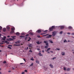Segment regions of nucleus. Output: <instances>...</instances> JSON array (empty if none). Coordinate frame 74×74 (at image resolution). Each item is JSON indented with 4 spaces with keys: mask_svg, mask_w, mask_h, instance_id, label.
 <instances>
[{
    "mask_svg": "<svg viewBox=\"0 0 74 74\" xmlns=\"http://www.w3.org/2000/svg\"><path fill=\"white\" fill-rule=\"evenodd\" d=\"M12 31L10 32V33L11 34H12V33H14V30H15V27H12L11 29Z\"/></svg>",
    "mask_w": 74,
    "mask_h": 74,
    "instance_id": "1",
    "label": "nucleus"
},
{
    "mask_svg": "<svg viewBox=\"0 0 74 74\" xmlns=\"http://www.w3.org/2000/svg\"><path fill=\"white\" fill-rule=\"evenodd\" d=\"M29 32H30L29 33V34L30 35H32V36H33V33L32 32V30H30Z\"/></svg>",
    "mask_w": 74,
    "mask_h": 74,
    "instance_id": "2",
    "label": "nucleus"
},
{
    "mask_svg": "<svg viewBox=\"0 0 74 74\" xmlns=\"http://www.w3.org/2000/svg\"><path fill=\"white\" fill-rule=\"evenodd\" d=\"M52 37V35H49L48 36L46 37V38H51Z\"/></svg>",
    "mask_w": 74,
    "mask_h": 74,
    "instance_id": "3",
    "label": "nucleus"
},
{
    "mask_svg": "<svg viewBox=\"0 0 74 74\" xmlns=\"http://www.w3.org/2000/svg\"><path fill=\"white\" fill-rule=\"evenodd\" d=\"M52 36H55V35L56 34V32H52Z\"/></svg>",
    "mask_w": 74,
    "mask_h": 74,
    "instance_id": "4",
    "label": "nucleus"
},
{
    "mask_svg": "<svg viewBox=\"0 0 74 74\" xmlns=\"http://www.w3.org/2000/svg\"><path fill=\"white\" fill-rule=\"evenodd\" d=\"M28 46L29 47H32V44H28Z\"/></svg>",
    "mask_w": 74,
    "mask_h": 74,
    "instance_id": "5",
    "label": "nucleus"
},
{
    "mask_svg": "<svg viewBox=\"0 0 74 74\" xmlns=\"http://www.w3.org/2000/svg\"><path fill=\"white\" fill-rule=\"evenodd\" d=\"M36 32H37V33H39L41 32V31L40 30H38L36 31Z\"/></svg>",
    "mask_w": 74,
    "mask_h": 74,
    "instance_id": "6",
    "label": "nucleus"
},
{
    "mask_svg": "<svg viewBox=\"0 0 74 74\" xmlns=\"http://www.w3.org/2000/svg\"><path fill=\"white\" fill-rule=\"evenodd\" d=\"M8 40L9 41H13L14 39H13L11 38H9Z\"/></svg>",
    "mask_w": 74,
    "mask_h": 74,
    "instance_id": "7",
    "label": "nucleus"
},
{
    "mask_svg": "<svg viewBox=\"0 0 74 74\" xmlns=\"http://www.w3.org/2000/svg\"><path fill=\"white\" fill-rule=\"evenodd\" d=\"M64 27L63 26H61L60 27V29H64Z\"/></svg>",
    "mask_w": 74,
    "mask_h": 74,
    "instance_id": "8",
    "label": "nucleus"
},
{
    "mask_svg": "<svg viewBox=\"0 0 74 74\" xmlns=\"http://www.w3.org/2000/svg\"><path fill=\"white\" fill-rule=\"evenodd\" d=\"M3 31L4 32H6V29L5 28H3Z\"/></svg>",
    "mask_w": 74,
    "mask_h": 74,
    "instance_id": "9",
    "label": "nucleus"
},
{
    "mask_svg": "<svg viewBox=\"0 0 74 74\" xmlns=\"http://www.w3.org/2000/svg\"><path fill=\"white\" fill-rule=\"evenodd\" d=\"M49 66L51 67V68H53V66L52 64H51L49 65Z\"/></svg>",
    "mask_w": 74,
    "mask_h": 74,
    "instance_id": "10",
    "label": "nucleus"
},
{
    "mask_svg": "<svg viewBox=\"0 0 74 74\" xmlns=\"http://www.w3.org/2000/svg\"><path fill=\"white\" fill-rule=\"evenodd\" d=\"M7 29H8V31H10L9 29H10V28L9 26L7 27Z\"/></svg>",
    "mask_w": 74,
    "mask_h": 74,
    "instance_id": "11",
    "label": "nucleus"
},
{
    "mask_svg": "<svg viewBox=\"0 0 74 74\" xmlns=\"http://www.w3.org/2000/svg\"><path fill=\"white\" fill-rule=\"evenodd\" d=\"M61 54L62 56L64 55H65V53H64V52H62Z\"/></svg>",
    "mask_w": 74,
    "mask_h": 74,
    "instance_id": "12",
    "label": "nucleus"
},
{
    "mask_svg": "<svg viewBox=\"0 0 74 74\" xmlns=\"http://www.w3.org/2000/svg\"><path fill=\"white\" fill-rule=\"evenodd\" d=\"M68 28L69 29H73V27L71 26H69L68 27Z\"/></svg>",
    "mask_w": 74,
    "mask_h": 74,
    "instance_id": "13",
    "label": "nucleus"
},
{
    "mask_svg": "<svg viewBox=\"0 0 74 74\" xmlns=\"http://www.w3.org/2000/svg\"><path fill=\"white\" fill-rule=\"evenodd\" d=\"M19 33L18 32H16V35H17V36H19Z\"/></svg>",
    "mask_w": 74,
    "mask_h": 74,
    "instance_id": "14",
    "label": "nucleus"
},
{
    "mask_svg": "<svg viewBox=\"0 0 74 74\" xmlns=\"http://www.w3.org/2000/svg\"><path fill=\"white\" fill-rule=\"evenodd\" d=\"M50 49H51V48H48L47 50L46 51V52H48V51H49V50H50Z\"/></svg>",
    "mask_w": 74,
    "mask_h": 74,
    "instance_id": "15",
    "label": "nucleus"
},
{
    "mask_svg": "<svg viewBox=\"0 0 74 74\" xmlns=\"http://www.w3.org/2000/svg\"><path fill=\"white\" fill-rule=\"evenodd\" d=\"M49 42H50V43H51V44H53V41H51L50 40H49Z\"/></svg>",
    "mask_w": 74,
    "mask_h": 74,
    "instance_id": "16",
    "label": "nucleus"
},
{
    "mask_svg": "<svg viewBox=\"0 0 74 74\" xmlns=\"http://www.w3.org/2000/svg\"><path fill=\"white\" fill-rule=\"evenodd\" d=\"M10 69H11V70H15V67H12Z\"/></svg>",
    "mask_w": 74,
    "mask_h": 74,
    "instance_id": "17",
    "label": "nucleus"
},
{
    "mask_svg": "<svg viewBox=\"0 0 74 74\" xmlns=\"http://www.w3.org/2000/svg\"><path fill=\"white\" fill-rule=\"evenodd\" d=\"M42 42H40L39 41L37 42H36V43L37 44H41Z\"/></svg>",
    "mask_w": 74,
    "mask_h": 74,
    "instance_id": "18",
    "label": "nucleus"
},
{
    "mask_svg": "<svg viewBox=\"0 0 74 74\" xmlns=\"http://www.w3.org/2000/svg\"><path fill=\"white\" fill-rule=\"evenodd\" d=\"M70 70H71V69H70V68H68L67 69V71H70Z\"/></svg>",
    "mask_w": 74,
    "mask_h": 74,
    "instance_id": "19",
    "label": "nucleus"
},
{
    "mask_svg": "<svg viewBox=\"0 0 74 74\" xmlns=\"http://www.w3.org/2000/svg\"><path fill=\"white\" fill-rule=\"evenodd\" d=\"M55 26H53L51 27V28L53 29H55Z\"/></svg>",
    "mask_w": 74,
    "mask_h": 74,
    "instance_id": "20",
    "label": "nucleus"
},
{
    "mask_svg": "<svg viewBox=\"0 0 74 74\" xmlns=\"http://www.w3.org/2000/svg\"><path fill=\"white\" fill-rule=\"evenodd\" d=\"M36 63L38 64V63H39V61L38 60H36Z\"/></svg>",
    "mask_w": 74,
    "mask_h": 74,
    "instance_id": "21",
    "label": "nucleus"
},
{
    "mask_svg": "<svg viewBox=\"0 0 74 74\" xmlns=\"http://www.w3.org/2000/svg\"><path fill=\"white\" fill-rule=\"evenodd\" d=\"M52 30H53V29L52 28H51L49 29V31H52Z\"/></svg>",
    "mask_w": 74,
    "mask_h": 74,
    "instance_id": "22",
    "label": "nucleus"
},
{
    "mask_svg": "<svg viewBox=\"0 0 74 74\" xmlns=\"http://www.w3.org/2000/svg\"><path fill=\"white\" fill-rule=\"evenodd\" d=\"M38 55H39V56H42V55L41 54V53H39Z\"/></svg>",
    "mask_w": 74,
    "mask_h": 74,
    "instance_id": "23",
    "label": "nucleus"
},
{
    "mask_svg": "<svg viewBox=\"0 0 74 74\" xmlns=\"http://www.w3.org/2000/svg\"><path fill=\"white\" fill-rule=\"evenodd\" d=\"M11 37H12V38L13 39H15L14 38V37H16V36H12Z\"/></svg>",
    "mask_w": 74,
    "mask_h": 74,
    "instance_id": "24",
    "label": "nucleus"
},
{
    "mask_svg": "<svg viewBox=\"0 0 74 74\" xmlns=\"http://www.w3.org/2000/svg\"><path fill=\"white\" fill-rule=\"evenodd\" d=\"M14 46H19V45H16V44H14Z\"/></svg>",
    "mask_w": 74,
    "mask_h": 74,
    "instance_id": "25",
    "label": "nucleus"
},
{
    "mask_svg": "<svg viewBox=\"0 0 74 74\" xmlns=\"http://www.w3.org/2000/svg\"><path fill=\"white\" fill-rule=\"evenodd\" d=\"M3 63L4 64H6V63H7V62H6L5 61L3 62Z\"/></svg>",
    "mask_w": 74,
    "mask_h": 74,
    "instance_id": "26",
    "label": "nucleus"
},
{
    "mask_svg": "<svg viewBox=\"0 0 74 74\" xmlns=\"http://www.w3.org/2000/svg\"><path fill=\"white\" fill-rule=\"evenodd\" d=\"M67 42V41L66 40V39H65L64 41V42Z\"/></svg>",
    "mask_w": 74,
    "mask_h": 74,
    "instance_id": "27",
    "label": "nucleus"
},
{
    "mask_svg": "<svg viewBox=\"0 0 74 74\" xmlns=\"http://www.w3.org/2000/svg\"><path fill=\"white\" fill-rule=\"evenodd\" d=\"M5 43H7V44H9V42H8V41H5Z\"/></svg>",
    "mask_w": 74,
    "mask_h": 74,
    "instance_id": "28",
    "label": "nucleus"
},
{
    "mask_svg": "<svg viewBox=\"0 0 74 74\" xmlns=\"http://www.w3.org/2000/svg\"><path fill=\"white\" fill-rule=\"evenodd\" d=\"M29 49V47H27V48H25V50H27Z\"/></svg>",
    "mask_w": 74,
    "mask_h": 74,
    "instance_id": "29",
    "label": "nucleus"
},
{
    "mask_svg": "<svg viewBox=\"0 0 74 74\" xmlns=\"http://www.w3.org/2000/svg\"><path fill=\"white\" fill-rule=\"evenodd\" d=\"M33 65V63H32V64H30L29 65V66H30V67L31 66H32Z\"/></svg>",
    "mask_w": 74,
    "mask_h": 74,
    "instance_id": "30",
    "label": "nucleus"
},
{
    "mask_svg": "<svg viewBox=\"0 0 74 74\" xmlns=\"http://www.w3.org/2000/svg\"><path fill=\"white\" fill-rule=\"evenodd\" d=\"M16 44H18V43H19V41H18L17 42H15Z\"/></svg>",
    "mask_w": 74,
    "mask_h": 74,
    "instance_id": "31",
    "label": "nucleus"
},
{
    "mask_svg": "<svg viewBox=\"0 0 74 74\" xmlns=\"http://www.w3.org/2000/svg\"><path fill=\"white\" fill-rule=\"evenodd\" d=\"M21 35L22 36H24V35H25V34L24 33H21Z\"/></svg>",
    "mask_w": 74,
    "mask_h": 74,
    "instance_id": "32",
    "label": "nucleus"
},
{
    "mask_svg": "<svg viewBox=\"0 0 74 74\" xmlns=\"http://www.w3.org/2000/svg\"><path fill=\"white\" fill-rule=\"evenodd\" d=\"M56 57H54L53 58L51 59L52 60H54L55 59H56Z\"/></svg>",
    "mask_w": 74,
    "mask_h": 74,
    "instance_id": "33",
    "label": "nucleus"
},
{
    "mask_svg": "<svg viewBox=\"0 0 74 74\" xmlns=\"http://www.w3.org/2000/svg\"><path fill=\"white\" fill-rule=\"evenodd\" d=\"M3 28V27L1 26H0V30H1Z\"/></svg>",
    "mask_w": 74,
    "mask_h": 74,
    "instance_id": "34",
    "label": "nucleus"
},
{
    "mask_svg": "<svg viewBox=\"0 0 74 74\" xmlns=\"http://www.w3.org/2000/svg\"><path fill=\"white\" fill-rule=\"evenodd\" d=\"M46 45L47 46H48V43H46Z\"/></svg>",
    "mask_w": 74,
    "mask_h": 74,
    "instance_id": "35",
    "label": "nucleus"
},
{
    "mask_svg": "<svg viewBox=\"0 0 74 74\" xmlns=\"http://www.w3.org/2000/svg\"><path fill=\"white\" fill-rule=\"evenodd\" d=\"M31 60H34L33 59V58H31Z\"/></svg>",
    "mask_w": 74,
    "mask_h": 74,
    "instance_id": "36",
    "label": "nucleus"
},
{
    "mask_svg": "<svg viewBox=\"0 0 74 74\" xmlns=\"http://www.w3.org/2000/svg\"><path fill=\"white\" fill-rule=\"evenodd\" d=\"M37 37L38 38H41V37H40V36H37Z\"/></svg>",
    "mask_w": 74,
    "mask_h": 74,
    "instance_id": "37",
    "label": "nucleus"
},
{
    "mask_svg": "<svg viewBox=\"0 0 74 74\" xmlns=\"http://www.w3.org/2000/svg\"><path fill=\"white\" fill-rule=\"evenodd\" d=\"M48 47V46H46L45 47V48H47Z\"/></svg>",
    "mask_w": 74,
    "mask_h": 74,
    "instance_id": "38",
    "label": "nucleus"
},
{
    "mask_svg": "<svg viewBox=\"0 0 74 74\" xmlns=\"http://www.w3.org/2000/svg\"><path fill=\"white\" fill-rule=\"evenodd\" d=\"M20 37H21V38H23L24 37V36H20Z\"/></svg>",
    "mask_w": 74,
    "mask_h": 74,
    "instance_id": "39",
    "label": "nucleus"
},
{
    "mask_svg": "<svg viewBox=\"0 0 74 74\" xmlns=\"http://www.w3.org/2000/svg\"><path fill=\"white\" fill-rule=\"evenodd\" d=\"M47 42L46 41H44V43H45V44L47 43Z\"/></svg>",
    "mask_w": 74,
    "mask_h": 74,
    "instance_id": "40",
    "label": "nucleus"
},
{
    "mask_svg": "<svg viewBox=\"0 0 74 74\" xmlns=\"http://www.w3.org/2000/svg\"><path fill=\"white\" fill-rule=\"evenodd\" d=\"M8 48H9V49H11V47H8Z\"/></svg>",
    "mask_w": 74,
    "mask_h": 74,
    "instance_id": "41",
    "label": "nucleus"
},
{
    "mask_svg": "<svg viewBox=\"0 0 74 74\" xmlns=\"http://www.w3.org/2000/svg\"><path fill=\"white\" fill-rule=\"evenodd\" d=\"M64 71L66 70V68H65V67H64Z\"/></svg>",
    "mask_w": 74,
    "mask_h": 74,
    "instance_id": "42",
    "label": "nucleus"
},
{
    "mask_svg": "<svg viewBox=\"0 0 74 74\" xmlns=\"http://www.w3.org/2000/svg\"><path fill=\"white\" fill-rule=\"evenodd\" d=\"M62 33H63V31H61L60 32V34H62Z\"/></svg>",
    "mask_w": 74,
    "mask_h": 74,
    "instance_id": "43",
    "label": "nucleus"
},
{
    "mask_svg": "<svg viewBox=\"0 0 74 74\" xmlns=\"http://www.w3.org/2000/svg\"><path fill=\"white\" fill-rule=\"evenodd\" d=\"M57 50H58V51H60V49H58V48H57L56 49Z\"/></svg>",
    "mask_w": 74,
    "mask_h": 74,
    "instance_id": "44",
    "label": "nucleus"
},
{
    "mask_svg": "<svg viewBox=\"0 0 74 74\" xmlns=\"http://www.w3.org/2000/svg\"><path fill=\"white\" fill-rule=\"evenodd\" d=\"M48 34H46V35H43V36H44V37L45 36H48Z\"/></svg>",
    "mask_w": 74,
    "mask_h": 74,
    "instance_id": "45",
    "label": "nucleus"
},
{
    "mask_svg": "<svg viewBox=\"0 0 74 74\" xmlns=\"http://www.w3.org/2000/svg\"><path fill=\"white\" fill-rule=\"evenodd\" d=\"M48 30H45V31H44V32H47Z\"/></svg>",
    "mask_w": 74,
    "mask_h": 74,
    "instance_id": "46",
    "label": "nucleus"
},
{
    "mask_svg": "<svg viewBox=\"0 0 74 74\" xmlns=\"http://www.w3.org/2000/svg\"><path fill=\"white\" fill-rule=\"evenodd\" d=\"M71 34H72V35H73V36H74V33H72Z\"/></svg>",
    "mask_w": 74,
    "mask_h": 74,
    "instance_id": "47",
    "label": "nucleus"
},
{
    "mask_svg": "<svg viewBox=\"0 0 74 74\" xmlns=\"http://www.w3.org/2000/svg\"><path fill=\"white\" fill-rule=\"evenodd\" d=\"M2 40H3L4 41L5 40V39L4 38H2Z\"/></svg>",
    "mask_w": 74,
    "mask_h": 74,
    "instance_id": "48",
    "label": "nucleus"
},
{
    "mask_svg": "<svg viewBox=\"0 0 74 74\" xmlns=\"http://www.w3.org/2000/svg\"><path fill=\"white\" fill-rule=\"evenodd\" d=\"M50 52H51V53H53V52L52 51H50Z\"/></svg>",
    "mask_w": 74,
    "mask_h": 74,
    "instance_id": "49",
    "label": "nucleus"
},
{
    "mask_svg": "<svg viewBox=\"0 0 74 74\" xmlns=\"http://www.w3.org/2000/svg\"><path fill=\"white\" fill-rule=\"evenodd\" d=\"M37 50H38V51H40V49L39 48H38L37 49Z\"/></svg>",
    "mask_w": 74,
    "mask_h": 74,
    "instance_id": "50",
    "label": "nucleus"
},
{
    "mask_svg": "<svg viewBox=\"0 0 74 74\" xmlns=\"http://www.w3.org/2000/svg\"><path fill=\"white\" fill-rule=\"evenodd\" d=\"M0 44L1 45H3V43H0Z\"/></svg>",
    "mask_w": 74,
    "mask_h": 74,
    "instance_id": "51",
    "label": "nucleus"
},
{
    "mask_svg": "<svg viewBox=\"0 0 74 74\" xmlns=\"http://www.w3.org/2000/svg\"><path fill=\"white\" fill-rule=\"evenodd\" d=\"M23 60L25 61V62H26V59L25 58L23 59Z\"/></svg>",
    "mask_w": 74,
    "mask_h": 74,
    "instance_id": "52",
    "label": "nucleus"
},
{
    "mask_svg": "<svg viewBox=\"0 0 74 74\" xmlns=\"http://www.w3.org/2000/svg\"><path fill=\"white\" fill-rule=\"evenodd\" d=\"M25 71V72H27V70H25V71Z\"/></svg>",
    "mask_w": 74,
    "mask_h": 74,
    "instance_id": "53",
    "label": "nucleus"
},
{
    "mask_svg": "<svg viewBox=\"0 0 74 74\" xmlns=\"http://www.w3.org/2000/svg\"><path fill=\"white\" fill-rule=\"evenodd\" d=\"M29 52H32L33 51H32L31 50H29Z\"/></svg>",
    "mask_w": 74,
    "mask_h": 74,
    "instance_id": "54",
    "label": "nucleus"
},
{
    "mask_svg": "<svg viewBox=\"0 0 74 74\" xmlns=\"http://www.w3.org/2000/svg\"><path fill=\"white\" fill-rule=\"evenodd\" d=\"M25 72H22V74H25Z\"/></svg>",
    "mask_w": 74,
    "mask_h": 74,
    "instance_id": "55",
    "label": "nucleus"
},
{
    "mask_svg": "<svg viewBox=\"0 0 74 74\" xmlns=\"http://www.w3.org/2000/svg\"><path fill=\"white\" fill-rule=\"evenodd\" d=\"M3 38H4L5 39V38H6V37H5V36H4V37H3Z\"/></svg>",
    "mask_w": 74,
    "mask_h": 74,
    "instance_id": "56",
    "label": "nucleus"
},
{
    "mask_svg": "<svg viewBox=\"0 0 74 74\" xmlns=\"http://www.w3.org/2000/svg\"><path fill=\"white\" fill-rule=\"evenodd\" d=\"M8 47H10H10H12V45H8Z\"/></svg>",
    "mask_w": 74,
    "mask_h": 74,
    "instance_id": "57",
    "label": "nucleus"
},
{
    "mask_svg": "<svg viewBox=\"0 0 74 74\" xmlns=\"http://www.w3.org/2000/svg\"><path fill=\"white\" fill-rule=\"evenodd\" d=\"M42 52L43 53H44V50H42Z\"/></svg>",
    "mask_w": 74,
    "mask_h": 74,
    "instance_id": "58",
    "label": "nucleus"
},
{
    "mask_svg": "<svg viewBox=\"0 0 74 74\" xmlns=\"http://www.w3.org/2000/svg\"><path fill=\"white\" fill-rule=\"evenodd\" d=\"M68 34H70V33L68 32L67 33Z\"/></svg>",
    "mask_w": 74,
    "mask_h": 74,
    "instance_id": "59",
    "label": "nucleus"
},
{
    "mask_svg": "<svg viewBox=\"0 0 74 74\" xmlns=\"http://www.w3.org/2000/svg\"><path fill=\"white\" fill-rule=\"evenodd\" d=\"M29 36V34H27L26 35V36Z\"/></svg>",
    "mask_w": 74,
    "mask_h": 74,
    "instance_id": "60",
    "label": "nucleus"
},
{
    "mask_svg": "<svg viewBox=\"0 0 74 74\" xmlns=\"http://www.w3.org/2000/svg\"><path fill=\"white\" fill-rule=\"evenodd\" d=\"M1 47H4V46H3V45H2V46H1Z\"/></svg>",
    "mask_w": 74,
    "mask_h": 74,
    "instance_id": "61",
    "label": "nucleus"
},
{
    "mask_svg": "<svg viewBox=\"0 0 74 74\" xmlns=\"http://www.w3.org/2000/svg\"><path fill=\"white\" fill-rule=\"evenodd\" d=\"M45 34V33H43L41 34Z\"/></svg>",
    "mask_w": 74,
    "mask_h": 74,
    "instance_id": "62",
    "label": "nucleus"
},
{
    "mask_svg": "<svg viewBox=\"0 0 74 74\" xmlns=\"http://www.w3.org/2000/svg\"><path fill=\"white\" fill-rule=\"evenodd\" d=\"M8 37H10V36H7Z\"/></svg>",
    "mask_w": 74,
    "mask_h": 74,
    "instance_id": "63",
    "label": "nucleus"
},
{
    "mask_svg": "<svg viewBox=\"0 0 74 74\" xmlns=\"http://www.w3.org/2000/svg\"><path fill=\"white\" fill-rule=\"evenodd\" d=\"M47 53H50V52H49V51H48L47 52Z\"/></svg>",
    "mask_w": 74,
    "mask_h": 74,
    "instance_id": "64",
    "label": "nucleus"
}]
</instances>
